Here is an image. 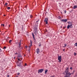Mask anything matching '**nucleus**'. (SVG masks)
Wrapping results in <instances>:
<instances>
[{"instance_id":"393cba45","label":"nucleus","mask_w":77,"mask_h":77,"mask_svg":"<svg viewBox=\"0 0 77 77\" xmlns=\"http://www.w3.org/2000/svg\"><path fill=\"white\" fill-rule=\"evenodd\" d=\"M2 49L0 48V52H2Z\"/></svg>"},{"instance_id":"a18cd8bd","label":"nucleus","mask_w":77,"mask_h":77,"mask_svg":"<svg viewBox=\"0 0 77 77\" xmlns=\"http://www.w3.org/2000/svg\"><path fill=\"white\" fill-rule=\"evenodd\" d=\"M9 75H7V77H9Z\"/></svg>"},{"instance_id":"bb28decb","label":"nucleus","mask_w":77,"mask_h":77,"mask_svg":"<svg viewBox=\"0 0 77 77\" xmlns=\"http://www.w3.org/2000/svg\"><path fill=\"white\" fill-rule=\"evenodd\" d=\"M5 48H6V47L5 46L4 48H3V49H5Z\"/></svg>"},{"instance_id":"f3484780","label":"nucleus","mask_w":77,"mask_h":77,"mask_svg":"<svg viewBox=\"0 0 77 77\" xmlns=\"http://www.w3.org/2000/svg\"><path fill=\"white\" fill-rule=\"evenodd\" d=\"M74 45L75 46H76V47H77V43H76Z\"/></svg>"},{"instance_id":"1a4fd4ad","label":"nucleus","mask_w":77,"mask_h":77,"mask_svg":"<svg viewBox=\"0 0 77 77\" xmlns=\"http://www.w3.org/2000/svg\"><path fill=\"white\" fill-rule=\"evenodd\" d=\"M21 40H20V42H19L18 44H19L18 47L19 48H20V47H21Z\"/></svg>"},{"instance_id":"603ef678","label":"nucleus","mask_w":77,"mask_h":77,"mask_svg":"<svg viewBox=\"0 0 77 77\" xmlns=\"http://www.w3.org/2000/svg\"><path fill=\"white\" fill-rule=\"evenodd\" d=\"M25 8H27V7H26V6H25Z\"/></svg>"},{"instance_id":"6e6d98bb","label":"nucleus","mask_w":77,"mask_h":77,"mask_svg":"<svg viewBox=\"0 0 77 77\" xmlns=\"http://www.w3.org/2000/svg\"><path fill=\"white\" fill-rule=\"evenodd\" d=\"M24 56H25V55H24Z\"/></svg>"},{"instance_id":"4c0bfd02","label":"nucleus","mask_w":77,"mask_h":77,"mask_svg":"<svg viewBox=\"0 0 77 77\" xmlns=\"http://www.w3.org/2000/svg\"><path fill=\"white\" fill-rule=\"evenodd\" d=\"M33 38L34 40H35V37H33Z\"/></svg>"},{"instance_id":"a211bd4d","label":"nucleus","mask_w":77,"mask_h":77,"mask_svg":"<svg viewBox=\"0 0 77 77\" xmlns=\"http://www.w3.org/2000/svg\"><path fill=\"white\" fill-rule=\"evenodd\" d=\"M11 42H12V40H10L9 41V43H10V44H11Z\"/></svg>"},{"instance_id":"0eeeda50","label":"nucleus","mask_w":77,"mask_h":77,"mask_svg":"<svg viewBox=\"0 0 77 77\" xmlns=\"http://www.w3.org/2000/svg\"><path fill=\"white\" fill-rule=\"evenodd\" d=\"M61 21H62L65 22V23H66V21H67V19H63L61 20Z\"/></svg>"},{"instance_id":"2eb2a0df","label":"nucleus","mask_w":77,"mask_h":77,"mask_svg":"<svg viewBox=\"0 0 77 77\" xmlns=\"http://www.w3.org/2000/svg\"><path fill=\"white\" fill-rule=\"evenodd\" d=\"M64 45H65V46H63V48H65V47H66L67 45L66 44H65Z\"/></svg>"},{"instance_id":"c756f323","label":"nucleus","mask_w":77,"mask_h":77,"mask_svg":"<svg viewBox=\"0 0 77 77\" xmlns=\"http://www.w3.org/2000/svg\"><path fill=\"white\" fill-rule=\"evenodd\" d=\"M70 69H71V70L72 69V67H70Z\"/></svg>"},{"instance_id":"37998d69","label":"nucleus","mask_w":77,"mask_h":77,"mask_svg":"<svg viewBox=\"0 0 77 77\" xmlns=\"http://www.w3.org/2000/svg\"><path fill=\"white\" fill-rule=\"evenodd\" d=\"M65 28H66V26L64 27V29H65Z\"/></svg>"},{"instance_id":"c03bdc74","label":"nucleus","mask_w":77,"mask_h":77,"mask_svg":"<svg viewBox=\"0 0 77 77\" xmlns=\"http://www.w3.org/2000/svg\"><path fill=\"white\" fill-rule=\"evenodd\" d=\"M59 5H61V3H59Z\"/></svg>"},{"instance_id":"f8f14e48","label":"nucleus","mask_w":77,"mask_h":77,"mask_svg":"<svg viewBox=\"0 0 77 77\" xmlns=\"http://www.w3.org/2000/svg\"><path fill=\"white\" fill-rule=\"evenodd\" d=\"M68 23L69 24V25H72V22H68Z\"/></svg>"},{"instance_id":"2f4dec72","label":"nucleus","mask_w":77,"mask_h":77,"mask_svg":"<svg viewBox=\"0 0 77 77\" xmlns=\"http://www.w3.org/2000/svg\"><path fill=\"white\" fill-rule=\"evenodd\" d=\"M18 60L19 61H21V60H20V58H18Z\"/></svg>"},{"instance_id":"6e6552de","label":"nucleus","mask_w":77,"mask_h":77,"mask_svg":"<svg viewBox=\"0 0 77 77\" xmlns=\"http://www.w3.org/2000/svg\"><path fill=\"white\" fill-rule=\"evenodd\" d=\"M39 51H40L39 48H37V49H36V52L37 54H39Z\"/></svg>"},{"instance_id":"9d476101","label":"nucleus","mask_w":77,"mask_h":77,"mask_svg":"<svg viewBox=\"0 0 77 77\" xmlns=\"http://www.w3.org/2000/svg\"><path fill=\"white\" fill-rule=\"evenodd\" d=\"M17 57H19V58H21L22 59H23L22 56H21V55L20 54H19V55Z\"/></svg>"},{"instance_id":"5701e85b","label":"nucleus","mask_w":77,"mask_h":77,"mask_svg":"<svg viewBox=\"0 0 77 77\" xmlns=\"http://www.w3.org/2000/svg\"><path fill=\"white\" fill-rule=\"evenodd\" d=\"M20 73H17V75H20Z\"/></svg>"},{"instance_id":"5fc2aeb1","label":"nucleus","mask_w":77,"mask_h":77,"mask_svg":"<svg viewBox=\"0 0 77 77\" xmlns=\"http://www.w3.org/2000/svg\"><path fill=\"white\" fill-rule=\"evenodd\" d=\"M9 27H10V25H9Z\"/></svg>"},{"instance_id":"20e7f679","label":"nucleus","mask_w":77,"mask_h":77,"mask_svg":"<svg viewBox=\"0 0 77 77\" xmlns=\"http://www.w3.org/2000/svg\"><path fill=\"white\" fill-rule=\"evenodd\" d=\"M58 59L59 60V62H62V58L61 56H58Z\"/></svg>"},{"instance_id":"4468645a","label":"nucleus","mask_w":77,"mask_h":77,"mask_svg":"<svg viewBox=\"0 0 77 77\" xmlns=\"http://www.w3.org/2000/svg\"><path fill=\"white\" fill-rule=\"evenodd\" d=\"M47 72H48V70L47 69H46L45 70V74H46L47 73Z\"/></svg>"},{"instance_id":"6ab92c4d","label":"nucleus","mask_w":77,"mask_h":77,"mask_svg":"<svg viewBox=\"0 0 77 77\" xmlns=\"http://www.w3.org/2000/svg\"><path fill=\"white\" fill-rule=\"evenodd\" d=\"M39 47H41V42L39 43Z\"/></svg>"},{"instance_id":"ddd939ff","label":"nucleus","mask_w":77,"mask_h":77,"mask_svg":"<svg viewBox=\"0 0 77 77\" xmlns=\"http://www.w3.org/2000/svg\"><path fill=\"white\" fill-rule=\"evenodd\" d=\"M30 44L31 45H30V47H31V46H32V40H30Z\"/></svg>"},{"instance_id":"ea45409f","label":"nucleus","mask_w":77,"mask_h":77,"mask_svg":"<svg viewBox=\"0 0 77 77\" xmlns=\"http://www.w3.org/2000/svg\"><path fill=\"white\" fill-rule=\"evenodd\" d=\"M18 54V53H17V52H16V53H15V54Z\"/></svg>"},{"instance_id":"58836bf2","label":"nucleus","mask_w":77,"mask_h":77,"mask_svg":"<svg viewBox=\"0 0 77 77\" xmlns=\"http://www.w3.org/2000/svg\"><path fill=\"white\" fill-rule=\"evenodd\" d=\"M65 50V49H63V51H64Z\"/></svg>"},{"instance_id":"423d86ee","label":"nucleus","mask_w":77,"mask_h":77,"mask_svg":"<svg viewBox=\"0 0 77 77\" xmlns=\"http://www.w3.org/2000/svg\"><path fill=\"white\" fill-rule=\"evenodd\" d=\"M67 29H69V28H72V25H68L67 26Z\"/></svg>"},{"instance_id":"c85d7f7f","label":"nucleus","mask_w":77,"mask_h":77,"mask_svg":"<svg viewBox=\"0 0 77 77\" xmlns=\"http://www.w3.org/2000/svg\"><path fill=\"white\" fill-rule=\"evenodd\" d=\"M30 17L32 18V15H30Z\"/></svg>"},{"instance_id":"4be33fe9","label":"nucleus","mask_w":77,"mask_h":77,"mask_svg":"<svg viewBox=\"0 0 77 77\" xmlns=\"http://www.w3.org/2000/svg\"><path fill=\"white\" fill-rule=\"evenodd\" d=\"M1 26H5V25H4V24H2Z\"/></svg>"},{"instance_id":"7ed1b4c3","label":"nucleus","mask_w":77,"mask_h":77,"mask_svg":"<svg viewBox=\"0 0 77 77\" xmlns=\"http://www.w3.org/2000/svg\"><path fill=\"white\" fill-rule=\"evenodd\" d=\"M44 71V69H39V70H38V74H39V73H41V72H42Z\"/></svg>"},{"instance_id":"864d4df0","label":"nucleus","mask_w":77,"mask_h":77,"mask_svg":"<svg viewBox=\"0 0 77 77\" xmlns=\"http://www.w3.org/2000/svg\"><path fill=\"white\" fill-rule=\"evenodd\" d=\"M46 32H47V30H46Z\"/></svg>"},{"instance_id":"de8ad7c7","label":"nucleus","mask_w":77,"mask_h":77,"mask_svg":"<svg viewBox=\"0 0 77 77\" xmlns=\"http://www.w3.org/2000/svg\"><path fill=\"white\" fill-rule=\"evenodd\" d=\"M38 21H37L36 22V23H38Z\"/></svg>"},{"instance_id":"49530a36","label":"nucleus","mask_w":77,"mask_h":77,"mask_svg":"<svg viewBox=\"0 0 77 77\" xmlns=\"http://www.w3.org/2000/svg\"><path fill=\"white\" fill-rule=\"evenodd\" d=\"M15 57L14 58V59H15Z\"/></svg>"},{"instance_id":"412c9836","label":"nucleus","mask_w":77,"mask_h":77,"mask_svg":"<svg viewBox=\"0 0 77 77\" xmlns=\"http://www.w3.org/2000/svg\"><path fill=\"white\" fill-rule=\"evenodd\" d=\"M8 3H5V6H6V5H8Z\"/></svg>"},{"instance_id":"e433bc0d","label":"nucleus","mask_w":77,"mask_h":77,"mask_svg":"<svg viewBox=\"0 0 77 77\" xmlns=\"http://www.w3.org/2000/svg\"><path fill=\"white\" fill-rule=\"evenodd\" d=\"M15 44H18V42H16V43H15Z\"/></svg>"},{"instance_id":"473e14b6","label":"nucleus","mask_w":77,"mask_h":77,"mask_svg":"<svg viewBox=\"0 0 77 77\" xmlns=\"http://www.w3.org/2000/svg\"><path fill=\"white\" fill-rule=\"evenodd\" d=\"M31 46H29V49H30V48H31Z\"/></svg>"},{"instance_id":"7c9ffc66","label":"nucleus","mask_w":77,"mask_h":77,"mask_svg":"<svg viewBox=\"0 0 77 77\" xmlns=\"http://www.w3.org/2000/svg\"><path fill=\"white\" fill-rule=\"evenodd\" d=\"M65 14H66V11L65 10Z\"/></svg>"},{"instance_id":"9b49d317","label":"nucleus","mask_w":77,"mask_h":77,"mask_svg":"<svg viewBox=\"0 0 77 77\" xmlns=\"http://www.w3.org/2000/svg\"><path fill=\"white\" fill-rule=\"evenodd\" d=\"M77 8V5H75L73 7V9H75Z\"/></svg>"},{"instance_id":"f704fd0d","label":"nucleus","mask_w":77,"mask_h":77,"mask_svg":"<svg viewBox=\"0 0 77 77\" xmlns=\"http://www.w3.org/2000/svg\"><path fill=\"white\" fill-rule=\"evenodd\" d=\"M25 47L26 48H27V47H28L27 46H26Z\"/></svg>"},{"instance_id":"c9c22d12","label":"nucleus","mask_w":77,"mask_h":77,"mask_svg":"<svg viewBox=\"0 0 77 77\" xmlns=\"http://www.w3.org/2000/svg\"><path fill=\"white\" fill-rule=\"evenodd\" d=\"M27 65V64L26 63H25V66H26Z\"/></svg>"},{"instance_id":"cd10ccee","label":"nucleus","mask_w":77,"mask_h":77,"mask_svg":"<svg viewBox=\"0 0 77 77\" xmlns=\"http://www.w3.org/2000/svg\"><path fill=\"white\" fill-rule=\"evenodd\" d=\"M73 74L75 72V70H73V72H72Z\"/></svg>"},{"instance_id":"39448f33","label":"nucleus","mask_w":77,"mask_h":77,"mask_svg":"<svg viewBox=\"0 0 77 77\" xmlns=\"http://www.w3.org/2000/svg\"><path fill=\"white\" fill-rule=\"evenodd\" d=\"M47 21H48V19L47 18H45L44 20V22H45L46 24H48Z\"/></svg>"},{"instance_id":"09e8293b","label":"nucleus","mask_w":77,"mask_h":77,"mask_svg":"<svg viewBox=\"0 0 77 77\" xmlns=\"http://www.w3.org/2000/svg\"><path fill=\"white\" fill-rule=\"evenodd\" d=\"M4 16H6V15H4Z\"/></svg>"},{"instance_id":"b1692460","label":"nucleus","mask_w":77,"mask_h":77,"mask_svg":"<svg viewBox=\"0 0 77 77\" xmlns=\"http://www.w3.org/2000/svg\"><path fill=\"white\" fill-rule=\"evenodd\" d=\"M22 30H23V26H22Z\"/></svg>"},{"instance_id":"aec40b11","label":"nucleus","mask_w":77,"mask_h":77,"mask_svg":"<svg viewBox=\"0 0 77 77\" xmlns=\"http://www.w3.org/2000/svg\"><path fill=\"white\" fill-rule=\"evenodd\" d=\"M10 9H11V8H10V7H8V10Z\"/></svg>"},{"instance_id":"79ce46f5","label":"nucleus","mask_w":77,"mask_h":77,"mask_svg":"<svg viewBox=\"0 0 77 77\" xmlns=\"http://www.w3.org/2000/svg\"><path fill=\"white\" fill-rule=\"evenodd\" d=\"M30 48H29L28 51H30Z\"/></svg>"},{"instance_id":"dca6fc26","label":"nucleus","mask_w":77,"mask_h":77,"mask_svg":"<svg viewBox=\"0 0 77 77\" xmlns=\"http://www.w3.org/2000/svg\"><path fill=\"white\" fill-rule=\"evenodd\" d=\"M32 35L33 37H35V35H34V34L32 32Z\"/></svg>"},{"instance_id":"f257e3e1","label":"nucleus","mask_w":77,"mask_h":77,"mask_svg":"<svg viewBox=\"0 0 77 77\" xmlns=\"http://www.w3.org/2000/svg\"><path fill=\"white\" fill-rule=\"evenodd\" d=\"M69 68L68 67H67V68L66 69L65 71L66 76L67 77H70V75H71V73L69 72Z\"/></svg>"},{"instance_id":"a19ab883","label":"nucleus","mask_w":77,"mask_h":77,"mask_svg":"<svg viewBox=\"0 0 77 77\" xmlns=\"http://www.w3.org/2000/svg\"><path fill=\"white\" fill-rule=\"evenodd\" d=\"M71 74H73L74 73L72 72L71 73Z\"/></svg>"},{"instance_id":"8fccbe9b","label":"nucleus","mask_w":77,"mask_h":77,"mask_svg":"<svg viewBox=\"0 0 77 77\" xmlns=\"http://www.w3.org/2000/svg\"><path fill=\"white\" fill-rule=\"evenodd\" d=\"M61 28H62V26H60Z\"/></svg>"},{"instance_id":"72a5a7b5","label":"nucleus","mask_w":77,"mask_h":77,"mask_svg":"<svg viewBox=\"0 0 77 77\" xmlns=\"http://www.w3.org/2000/svg\"><path fill=\"white\" fill-rule=\"evenodd\" d=\"M17 66H21V65H20V64H19Z\"/></svg>"},{"instance_id":"f03ea898","label":"nucleus","mask_w":77,"mask_h":77,"mask_svg":"<svg viewBox=\"0 0 77 77\" xmlns=\"http://www.w3.org/2000/svg\"><path fill=\"white\" fill-rule=\"evenodd\" d=\"M34 32L35 35H37L38 34V28L36 27H35L34 28Z\"/></svg>"},{"instance_id":"a878e982","label":"nucleus","mask_w":77,"mask_h":77,"mask_svg":"<svg viewBox=\"0 0 77 77\" xmlns=\"http://www.w3.org/2000/svg\"><path fill=\"white\" fill-rule=\"evenodd\" d=\"M74 56H76V53H74Z\"/></svg>"},{"instance_id":"3c124183","label":"nucleus","mask_w":77,"mask_h":77,"mask_svg":"<svg viewBox=\"0 0 77 77\" xmlns=\"http://www.w3.org/2000/svg\"><path fill=\"white\" fill-rule=\"evenodd\" d=\"M64 77H67L66 76H64Z\"/></svg>"}]
</instances>
